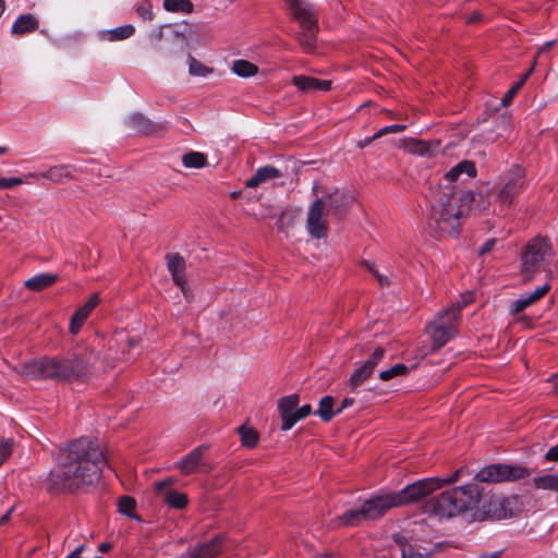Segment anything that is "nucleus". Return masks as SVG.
<instances>
[{"instance_id": "a18cd8bd", "label": "nucleus", "mask_w": 558, "mask_h": 558, "mask_svg": "<svg viewBox=\"0 0 558 558\" xmlns=\"http://www.w3.org/2000/svg\"><path fill=\"white\" fill-rule=\"evenodd\" d=\"M404 130H405V125H403V124L388 125V126L380 129L378 132H376L373 135V138H379L389 133H400V132H403Z\"/></svg>"}, {"instance_id": "338daca9", "label": "nucleus", "mask_w": 558, "mask_h": 558, "mask_svg": "<svg viewBox=\"0 0 558 558\" xmlns=\"http://www.w3.org/2000/svg\"><path fill=\"white\" fill-rule=\"evenodd\" d=\"M550 379L554 381V391L558 395V373L555 374Z\"/></svg>"}, {"instance_id": "bf43d9fd", "label": "nucleus", "mask_w": 558, "mask_h": 558, "mask_svg": "<svg viewBox=\"0 0 558 558\" xmlns=\"http://www.w3.org/2000/svg\"><path fill=\"white\" fill-rule=\"evenodd\" d=\"M154 17V14L150 10H146L143 5H142V19L143 20H148V21H151Z\"/></svg>"}, {"instance_id": "c9c22d12", "label": "nucleus", "mask_w": 558, "mask_h": 558, "mask_svg": "<svg viewBox=\"0 0 558 558\" xmlns=\"http://www.w3.org/2000/svg\"><path fill=\"white\" fill-rule=\"evenodd\" d=\"M165 501L175 509H183L187 505V497L185 494L170 490L166 494Z\"/></svg>"}, {"instance_id": "7c9ffc66", "label": "nucleus", "mask_w": 558, "mask_h": 558, "mask_svg": "<svg viewBox=\"0 0 558 558\" xmlns=\"http://www.w3.org/2000/svg\"><path fill=\"white\" fill-rule=\"evenodd\" d=\"M167 131L165 123H156L142 117V136H161Z\"/></svg>"}, {"instance_id": "c756f323", "label": "nucleus", "mask_w": 558, "mask_h": 558, "mask_svg": "<svg viewBox=\"0 0 558 558\" xmlns=\"http://www.w3.org/2000/svg\"><path fill=\"white\" fill-rule=\"evenodd\" d=\"M232 71L241 77H250L258 72L257 65L247 60H235L232 63Z\"/></svg>"}, {"instance_id": "1a4fd4ad", "label": "nucleus", "mask_w": 558, "mask_h": 558, "mask_svg": "<svg viewBox=\"0 0 558 558\" xmlns=\"http://www.w3.org/2000/svg\"><path fill=\"white\" fill-rule=\"evenodd\" d=\"M531 475L527 468L518 464H490L480 470L475 481L481 483L514 482L526 478Z\"/></svg>"}, {"instance_id": "a878e982", "label": "nucleus", "mask_w": 558, "mask_h": 558, "mask_svg": "<svg viewBox=\"0 0 558 558\" xmlns=\"http://www.w3.org/2000/svg\"><path fill=\"white\" fill-rule=\"evenodd\" d=\"M222 543L223 538L222 536H216L208 543L203 544L198 548H195L194 550L202 556V558H215L216 556L220 555L222 551Z\"/></svg>"}, {"instance_id": "5fc2aeb1", "label": "nucleus", "mask_w": 558, "mask_h": 558, "mask_svg": "<svg viewBox=\"0 0 558 558\" xmlns=\"http://www.w3.org/2000/svg\"><path fill=\"white\" fill-rule=\"evenodd\" d=\"M41 178H43V172H39V173H37V172H28L22 179L27 181L26 183H32V182L38 181Z\"/></svg>"}, {"instance_id": "4be33fe9", "label": "nucleus", "mask_w": 558, "mask_h": 558, "mask_svg": "<svg viewBox=\"0 0 558 558\" xmlns=\"http://www.w3.org/2000/svg\"><path fill=\"white\" fill-rule=\"evenodd\" d=\"M280 177H282V173L280 172L279 169L272 166H265L258 168L254 175L245 182V185L246 187L254 189L266 181L277 179Z\"/></svg>"}, {"instance_id": "0e129e2a", "label": "nucleus", "mask_w": 558, "mask_h": 558, "mask_svg": "<svg viewBox=\"0 0 558 558\" xmlns=\"http://www.w3.org/2000/svg\"><path fill=\"white\" fill-rule=\"evenodd\" d=\"M110 548H111V544L110 543H102V544L99 545V551H101V553H106Z\"/></svg>"}, {"instance_id": "8fccbe9b", "label": "nucleus", "mask_w": 558, "mask_h": 558, "mask_svg": "<svg viewBox=\"0 0 558 558\" xmlns=\"http://www.w3.org/2000/svg\"><path fill=\"white\" fill-rule=\"evenodd\" d=\"M545 461L557 462L558 461V444L549 448L544 456Z\"/></svg>"}, {"instance_id": "423d86ee", "label": "nucleus", "mask_w": 558, "mask_h": 558, "mask_svg": "<svg viewBox=\"0 0 558 558\" xmlns=\"http://www.w3.org/2000/svg\"><path fill=\"white\" fill-rule=\"evenodd\" d=\"M525 189V172L515 166L502 175L499 182L486 191L489 202L500 203L502 206H510L514 198Z\"/></svg>"}, {"instance_id": "bb28decb", "label": "nucleus", "mask_w": 558, "mask_h": 558, "mask_svg": "<svg viewBox=\"0 0 558 558\" xmlns=\"http://www.w3.org/2000/svg\"><path fill=\"white\" fill-rule=\"evenodd\" d=\"M339 524L344 526H356L362 522L367 521L364 509L361 506L359 509H350L338 518Z\"/></svg>"}, {"instance_id": "69168bd1", "label": "nucleus", "mask_w": 558, "mask_h": 558, "mask_svg": "<svg viewBox=\"0 0 558 558\" xmlns=\"http://www.w3.org/2000/svg\"><path fill=\"white\" fill-rule=\"evenodd\" d=\"M535 65H536V61H534L533 64L531 65V68L522 75V77H525V81L533 73Z\"/></svg>"}, {"instance_id": "f3484780", "label": "nucleus", "mask_w": 558, "mask_h": 558, "mask_svg": "<svg viewBox=\"0 0 558 558\" xmlns=\"http://www.w3.org/2000/svg\"><path fill=\"white\" fill-rule=\"evenodd\" d=\"M462 174H465L468 178H474L476 175L474 162L462 160L452 167L440 180L439 190L444 186H454L453 183L457 182Z\"/></svg>"}, {"instance_id": "13d9d810", "label": "nucleus", "mask_w": 558, "mask_h": 558, "mask_svg": "<svg viewBox=\"0 0 558 558\" xmlns=\"http://www.w3.org/2000/svg\"><path fill=\"white\" fill-rule=\"evenodd\" d=\"M353 403H354V399H352V398H344L342 400L341 408L339 410H337L336 413H340L343 409H347V408L351 407Z\"/></svg>"}, {"instance_id": "f03ea898", "label": "nucleus", "mask_w": 558, "mask_h": 558, "mask_svg": "<svg viewBox=\"0 0 558 558\" xmlns=\"http://www.w3.org/2000/svg\"><path fill=\"white\" fill-rule=\"evenodd\" d=\"M475 201L472 192L463 191L457 186H444L437 193L430 207L428 228L435 238L457 235L462 217L470 210L471 203Z\"/></svg>"}, {"instance_id": "c85d7f7f", "label": "nucleus", "mask_w": 558, "mask_h": 558, "mask_svg": "<svg viewBox=\"0 0 558 558\" xmlns=\"http://www.w3.org/2000/svg\"><path fill=\"white\" fill-rule=\"evenodd\" d=\"M136 507L137 502L133 497L122 496L118 500V511L130 519H138Z\"/></svg>"}, {"instance_id": "79ce46f5", "label": "nucleus", "mask_w": 558, "mask_h": 558, "mask_svg": "<svg viewBox=\"0 0 558 558\" xmlns=\"http://www.w3.org/2000/svg\"><path fill=\"white\" fill-rule=\"evenodd\" d=\"M13 440L0 437V465L10 457Z\"/></svg>"}, {"instance_id": "680f3d73", "label": "nucleus", "mask_w": 558, "mask_h": 558, "mask_svg": "<svg viewBox=\"0 0 558 558\" xmlns=\"http://www.w3.org/2000/svg\"><path fill=\"white\" fill-rule=\"evenodd\" d=\"M480 558H500V551L485 553L482 554Z\"/></svg>"}, {"instance_id": "4d7b16f0", "label": "nucleus", "mask_w": 558, "mask_h": 558, "mask_svg": "<svg viewBox=\"0 0 558 558\" xmlns=\"http://www.w3.org/2000/svg\"><path fill=\"white\" fill-rule=\"evenodd\" d=\"M331 82L325 81V80H318L317 78V86L316 90H328L330 88Z\"/></svg>"}, {"instance_id": "9b49d317", "label": "nucleus", "mask_w": 558, "mask_h": 558, "mask_svg": "<svg viewBox=\"0 0 558 558\" xmlns=\"http://www.w3.org/2000/svg\"><path fill=\"white\" fill-rule=\"evenodd\" d=\"M325 203L323 198H316L307 211L306 228L312 238L324 239L327 236V223L324 219Z\"/></svg>"}, {"instance_id": "c03bdc74", "label": "nucleus", "mask_w": 558, "mask_h": 558, "mask_svg": "<svg viewBox=\"0 0 558 558\" xmlns=\"http://www.w3.org/2000/svg\"><path fill=\"white\" fill-rule=\"evenodd\" d=\"M25 182L21 178H0V190H11L17 185L25 184Z\"/></svg>"}, {"instance_id": "e433bc0d", "label": "nucleus", "mask_w": 558, "mask_h": 558, "mask_svg": "<svg viewBox=\"0 0 558 558\" xmlns=\"http://www.w3.org/2000/svg\"><path fill=\"white\" fill-rule=\"evenodd\" d=\"M292 82L299 89L303 92L316 90L317 78L315 77L298 75L293 77Z\"/></svg>"}, {"instance_id": "412c9836", "label": "nucleus", "mask_w": 558, "mask_h": 558, "mask_svg": "<svg viewBox=\"0 0 558 558\" xmlns=\"http://www.w3.org/2000/svg\"><path fill=\"white\" fill-rule=\"evenodd\" d=\"M59 280V276L56 274L40 272L24 281V287L31 291L39 292L43 291Z\"/></svg>"}, {"instance_id": "ea45409f", "label": "nucleus", "mask_w": 558, "mask_h": 558, "mask_svg": "<svg viewBox=\"0 0 558 558\" xmlns=\"http://www.w3.org/2000/svg\"><path fill=\"white\" fill-rule=\"evenodd\" d=\"M190 63H189V71L190 74L195 76H206L207 74L211 73L213 70L205 66L203 63L194 59L193 57H189Z\"/></svg>"}, {"instance_id": "de8ad7c7", "label": "nucleus", "mask_w": 558, "mask_h": 558, "mask_svg": "<svg viewBox=\"0 0 558 558\" xmlns=\"http://www.w3.org/2000/svg\"><path fill=\"white\" fill-rule=\"evenodd\" d=\"M312 413V408L310 404H304L301 408L296 409L292 420H295V423Z\"/></svg>"}, {"instance_id": "dca6fc26", "label": "nucleus", "mask_w": 558, "mask_h": 558, "mask_svg": "<svg viewBox=\"0 0 558 558\" xmlns=\"http://www.w3.org/2000/svg\"><path fill=\"white\" fill-rule=\"evenodd\" d=\"M323 201L327 211L340 218L352 204L353 196L348 192L335 190L328 193Z\"/></svg>"}, {"instance_id": "2eb2a0df", "label": "nucleus", "mask_w": 558, "mask_h": 558, "mask_svg": "<svg viewBox=\"0 0 558 558\" xmlns=\"http://www.w3.org/2000/svg\"><path fill=\"white\" fill-rule=\"evenodd\" d=\"M385 350L377 348L367 361H365L359 368L354 371L349 379V385L352 389L361 386L374 373L375 367L383 360Z\"/></svg>"}, {"instance_id": "3c124183", "label": "nucleus", "mask_w": 558, "mask_h": 558, "mask_svg": "<svg viewBox=\"0 0 558 558\" xmlns=\"http://www.w3.org/2000/svg\"><path fill=\"white\" fill-rule=\"evenodd\" d=\"M472 300H473V299H472V294H471V293H465V294L461 295V300H460V301H458L456 304H453L451 307H460V308H459V313H460V312H461V310H462L465 305H468V304H470V303L472 302Z\"/></svg>"}, {"instance_id": "864d4df0", "label": "nucleus", "mask_w": 558, "mask_h": 558, "mask_svg": "<svg viewBox=\"0 0 558 558\" xmlns=\"http://www.w3.org/2000/svg\"><path fill=\"white\" fill-rule=\"evenodd\" d=\"M556 41L555 40H550V41H547L538 50L537 54H536V58H539L541 56H543L544 53H547L554 46H555Z\"/></svg>"}, {"instance_id": "58836bf2", "label": "nucleus", "mask_w": 558, "mask_h": 558, "mask_svg": "<svg viewBox=\"0 0 558 558\" xmlns=\"http://www.w3.org/2000/svg\"><path fill=\"white\" fill-rule=\"evenodd\" d=\"M407 372H408V367L402 363H398V364L393 365L392 367H390L389 369L381 371L379 373V378L384 381H387L393 377H397L400 375H405Z\"/></svg>"}, {"instance_id": "052dcab7", "label": "nucleus", "mask_w": 558, "mask_h": 558, "mask_svg": "<svg viewBox=\"0 0 558 558\" xmlns=\"http://www.w3.org/2000/svg\"><path fill=\"white\" fill-rule=\"evenodd\" d=\"M375 140H376V138H373V136H372V137L364 138L363 141H360V142H359L357 146H359L360 148H364V147H366L367 145H369V144H371L373 141H375Z\"/></svg>"}, {"instance_id": "a19ab883", "label": "nucleus", "mask_w": 558, "mask_h": 558, "mask_svg": "<svg viewBox=\"0 0 558 558\" xmlns=\"http://www.w3.org/2000/svg\"><path fill=\"white\" fill-rule=\"evenodd\" d=\"M363 266L376 277L379 286L388 287L390 284V280L388 279V277L380 274L373 263L365 260L363 262Z\"/></svg>"}, {"instance_id": "e2e57ef3", "label": "nucleus", "mask_w": 558, "mask_h": 558, "mask_svg": "<svg viewBox=\"0 0 558 558\" xmlns=\"http://www.w3.org/2000/svg\"><path fill=\"white\" fill-rule=\"evenodd\" d=\"M12 510L13 509H10L9 511H7V513H4L1 518H0V525L4 524L11 517V513H12Z\"/></svg>"}, {"instance_id": "f257e3e1", "label": "nucleus", "mask_w": 558, "mask_h": 558, "mask_svg": "<svg viewBox=\"0 0 558 558\" xmlns=\"http://www.w3.org/2000/svg\"><path fill=\"white\" fill-rule=\"evenodd\" d=\"M59 469L51 471L48 482L60 490H74L96 484L107 459L97 439L81 437L60 449Z\"/></svg>"}, {"instance_id": "20e7f679", "label": "nucleus", "mask_w": 558, "mask_h": 558, "mask_svg": "<svg viewBox=\"0 0 558 558\" xmlns=\"http://www.w3.org/2000/svg\"><path fill=\"white\" fill-rule=\"evenodd\" d=\"M21 373L32 379L70 380L84 376L87 373V364L76 356L43 357L23 364Z\"/></svg>"}, {"instance_id": "5701e85b", "label": "nucleus", "mask_w": 558, "mask_h": 558, "mask_svg": "<svg viewBox=\"0 0 558 558\" xmlns=\"http://www.w3.org/2000/svg\"><path fill=\"white\" fill-rule=\"evenodd\" d=\"M135 34V27L131 24H125L113 29H106L98 33L101 40L119 41L130 38Z\"/></svg>"}, {"instance_id": "cd10ccee", "label": "nucleus", "mask_w": 558, "mask_h": 558, "mask_svg": "<svg viewBox=\"0 0 558 558\" xmlns=\"http://www.w3.org/2000/svg\"><path fill=\"white\" fill-rule=\"evenodd\" d=\"M162 7L167 12L190 14L194 10L191 0H163Z\"/></svg>"}, {"instance_id": "09e8293b", "label": "nucleus", "mask_w": 558, "mask_h": 558, "mask_svg": "<svg viewBox=\"0 0 558 558\" xmlns=\"http://www.w3.org/2000/svg\"><path fill=\"white\" fill-rule=\"evenodd\" d=\"M517 505H518V498L517 497L512 496V497L505 498L501 501V507L505 509V513H504L502 517L504 518L513 517L514 512L512 510H510L509 513H507L506 508L507 507L517 506Z\"/></svg>"}, {"instance_id": "6e6d98bb", "label": "nucleus", "mask_w": 558, "mask_h": 558, "mask_svg": "<svg viewBox=\"0 0 558 558\" xmlns=\"http://www.w3.org/2000/svg\"><path fill=\"white\" fill-rule=\"evenodd\" d=\"M86 545L82 544L77 546L70 555H68L65 558H82V553L84 551Z\"/></svg>"}, {"instance_id": "9d476101", "label": "nucleus", "mask_w": 558, "mask_h": 558, "mask_svg": "<svg viewBox=\"0 0 558 558\" xmlns=\"http://www.w3.org/2000/svg\"><path fill=\"white\" fill-rule=\"evenodd\" d=\"M438 488V477H428L405 486L399 493H395V496L397 497L398 505L402 506L408 502L417 501Z\"/></svg>"}, {"instance_id": "6e6552de", "label": "nucleus", "mask_w": 558, "mask_h": 558, "mask_svg": "<svg viewBox=\"0 0 558 558\" xmlns=\"http://www.w3.org/2000/svg\"><path fill=\"white\" fill-rule=\"evenodd\" d=\"M460 307H450L438 314V316L429 323L428 328L432 337V348L424 354L433 353L442 348L457 332V319L459 317Z\"/></svg>"}, {"instance_id": "4c0bfd02", "label": "nucleus", "mask_w": 558, "mask_h": 558, "mask_svg": "<svg viewBox=\"0 0 558 558\" xmlns=\"http://www.w3.org/2000/svg\"><path fill=\"white\" fill-rule=\"evenodd\" d=\"M239 433L241 434V440L244 446L248 448L256 446L258 441V434L255 429L241 426L239 427Z\"/></svg>"}, {"instance_id": "ddd939ff", "label": "nucleus", "mask_w": 558, "mask_h": 558, "mask_svg": "<svg viewBox=\"0 0 558 558\" xmlns=\"http://www.w3.org/2000/svg\"><path fill=\"white\" fill-rule=\"evenodd\" d=\"M166 260L174 284L181 289L185 300L190 302L193 294L186 282L184 258L179 253H170L166 255Z\"/></svg>"}, {"instance_id": "6ab92c4d", "label": "nucleus", "mask_w": 558, "mask_h": 558, "mask_svg": "<svg viewBox=\"0 0 558 558\" xmlns=\"http://www.w3.org/2000/svg\"><path fill=\"white\" fill-rule=\"evenodd\" d=\"M100 296L98 293L93 294L89 300L82 305L77 311L73 314L71 322H70V332L73 335H76L89 314L93 312V310L99 304Z\"/></svg>"}, {"instance_id": "49530a36", "label": "nucleus", "mask_w": 558, "mask_h": 558, "mask_svg": "<svg viewBox=\"0 0 558 558\" xmlns=\"http://www.w3.org/2000/svg\"><path fill=\"white\" fill-rule=\"evenodd\" d=\"M463 473H464L463 469H458L452 475H450L448 477H438L439 488L444 485H450V484L456 483L457 481H459V478L462 476Z\"/></svg>"}, {"instance_id": "f8f14e48", "label": "nucleus", "mask_w": 558, "mask_h": 558, "mask_svg": "<svg viewBox=\"0 0 558 558\" xmlns=\"http://www.w3.org/2000/svg\"><path fill=\"white\" fill-rule=\"evenodd\" d=\"M206 451V446H198L178 461L175 466L183 475H191L199 471L209 472L213 468L209 463L204 461V453Z\"/></svg>"}, {"instance_id": "0eeeda50", "label": "nucleus", "mask_w": 558, "mask_h": 558, "mask_svg": "<svg viewBox=\"0 0 558 558\" xmlns=\"http://www.w3.org/2000/svg\"><path fill=\"white\" fill-rule=\"evenodd\" d=\"M554 256L551 243L547 239L535 238L524 247L522 259V276L530 281L543 269V264Z\"/></svg>"}, {"instance_id": "4468645a", "label": "nucleus", "mask_w": 558, "mask_h": 558, "mask_svg": "<svg viewBox=\"0 0 558 558\" xmlns=\"http://www.w3.org/2000/svg\"><path fill=\"white\" fill-rule=\"evenodd\" d=\"M398 506L395 494L378 495L365 500L362 505L367 521L378 519L389 509Z\"/></svg>"}, {"instance_id": "37998d69", "label": "nucleus", "mask_w": 558, "mask_h": 558, "mask_svg": "<svg viewBox=\"0 0 558 558\" xmlns=\"http://www.w3.org/2000/svg\"><path fill=\"white\" fill-rule=\"evenodd\" d=\"M525 83V77H521V80L515 83L507 93L506 95L502 97L501 99V104L502 106L507 107L511 104L513 97L515 96V94L518 93V90L524 85Z\"/></svg>"}, {"instance_id": "39448f33", "label": "nucleus", "mask_w": 558, "mask_h": 558, "mask_svg": "<svg viewBox=\"0 0 558 558\" xmlns=\"http://www.w3.org/2000/svg\"><path fill=\"white\" fill-rule=\"evenodd\" d=\"M291 16L300 24L295 39L307 52L314 50L318 33V12L308 0H284Z\"/></svg>"}, {"instance_id": "7ed1b4c3", "label": "nucleus", "mask_w": 558, "mask_h": 558, "mask_svg": "<svg viewBox=\"0 0 558 558\" xmlns=\"http://www.w3.org/2000/svg\"><path fill=\"white\" fill-rule=\"evenodd\" d=\"M481 495L478 484L469 483L442 492L437 498L426 504L425 510L440 519L453 518L475 509L480 504Z\"/></svg>"}, {"instance_id": "b1692460", "label": "nucleus", "mask_w": 558, "mask_h": 558, "mask_svg": "<svg viewBox=\"0 0 558 558\" xmlns=\"http://www.w3.org/2000/svg\"><path fill=\"white\" fill-rule=\"evenodd\" d=\"M533 485L536 489L558 493V472H541L533 477Z\"/></svg>"}, {"instance_id": "473e14b6", "label": "nucleus", "mask_w": 558, "mask_h": 558, "mask_svg": "<svg viewBox=\"0 0 558 558\" xmlns=\"http://www.w3.org/2000/svg\"><path fill=\"white\" fill-rule=\"evenodd\" d=\"M182 163L186 168H203L206 166V156L203 153L191 151L183 155Z\"/></svg>"}, {"instance_id": "aec40b11", "label": "nucleus", "mask_w": 558, "mask_h": 558, "mask_svg": "<svg viewBox=\"0 0 558 558\" xmlns=\"http://www.w3.org/2000/svg\"><path fill=\"white\" fill-rule=\"evenodd\" d=\"M549 290L550 286L548 283H545L544 286L535 289L533 292H529L521 295L518 300L512 302V312L514 314L521 313L526 307L533 305L538 300H541Z\"/></svg>"}, {"instance_id": "393cba45", "label": "nucleus", "mask_w": 558, "mask_h": 558, "mask_svg": "<svg viewBox=\"0 0 558 558\" xmlns=\"http://www.w3.org/2000/svg\"><path fill=\"white\" fill-rule=\"evenodd\" d=\"M38 21L32 14L20 15L12 25V34L24 35L38 28Z\"/></svg>"}, {"instance_id": "603ef678", "label": "nucleus", "mask_w": 558, "mask_h": 558, "mask_svg": "<svg viewBox=\"0 0 558 558\" xmlns=\"http://www.w3.org/2000/svg\"><path fill=\"white\" fill-rule=\"evenodd\" d=\"M496 239H489L487 240L482 246L481 248L478 250V254L480 255H484L488 252H490L493 250V247L495 246L496 244Z\"/></svg>"}, {"instance_id": "774afa93", "label": "nucleus", "mask_w": 558, "mask_h": 558, "mask_svg": "<svg viewBox=\"0 0 558 558\" xmlns=\"http://www.w3.org/2000/svg\"><path fill=\"white\" fill-rule=\"evenodd\" d=\"M187 558H202L195 550L189 554Z\"/></svg>"}, {"instance_id": "2f4dec72", "label": "nucleus", "mask_w": 558, "mask_h": 558, "mask_svg": "<svg viewBox=\"0 0 558 558\" xmlns=\"http://www.w3.org/2000/svg\"><path fill=\"white\" fill-rule=\"evenodd\" d=\"M70 175L68 166H54L43 172L44 179H48L54 183H60L63 179L70 178Z\"/></svg>"}, {"instance_id": "f704fd0d", "label": "nucleus", "mask_w": 558, "mask_h": 558, "mask_svg": "<svg viewBox=\"0 0 558 558\" xmlns=\"http://www.w3.org/2000/svg\"><path fill=\"white\" fill-rule=\"evenodd\" d=\"M167 28L171 32L173 36L180 37L182 40H187L193 35V26L185 21L174 24L172 26H168Z\"/></svg>"}, {"instance_id": "72a5a7b5", "label": "nucleus", "mask_w": 558, "mask_h": 558, "mask_svg": "<svg viewBox=\"0 0 558 558\" xmlns=\"http://www.w3.org/2000/svg\"><path fill=\"white\" fill-rule=\"evenodd\" d=\"M332 407L333 398L326 396L319 401V408L316 414L319 415L324 422H329L336 414V412L332 411Z\"/></svg>"}, {"instance_id": "a211bd4d", "label": "nucleus", "mask_w": 558, "mask_h": 558, "mask_svg": "<svg viewBox=\"0 0 558 558\" xmlns=\"http://www.w3.org/2000/svg\"><path fill=\"white\" fill-rule=\"evenodd\" d=\"M300 399L296 393L283 397L278 402V410L282 420L281 429L289 430L295 424V420H292L296 407L299 405Z\"/></svg>"}]
</instances>
